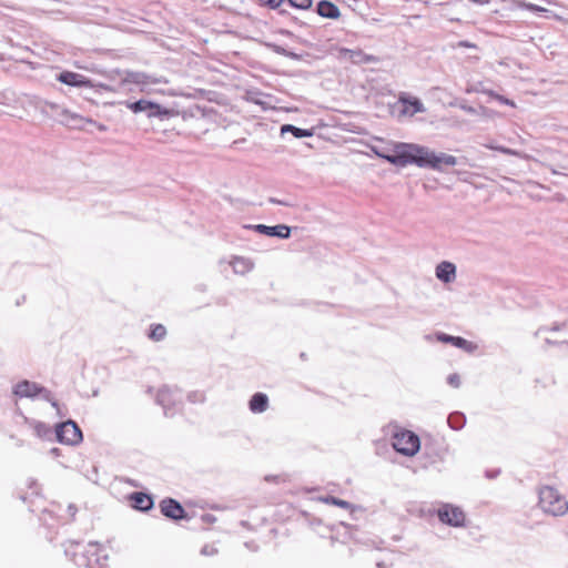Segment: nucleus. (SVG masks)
<instances>
[{
    "instance_id": "18",
    "label": "nucleus",
    "mask_w": 568,
    "mask_h": 568,
    "mask_svg": "<svg viewBox=\"0 0 568 568\" xmlns=\"http://www.w3.org/2000/svg\"><path fill=\"white\" fill-rule=\"evenodd\" d=\"M41 390L42 389L37 384L28 381L18 383L13 388L14 395L19 397H33L41 393Z\"/></svg>"
},
{
    "instance_id": "32",
    "label": "nucleus",
    "mask_w": 568,
    "mask_h": 568,
    "mask_svg": "<svg viewBox=\"0 0 568 568\" xmlns=\"http://www.w3.org/2000/svg\"><path fill=\"white\" fill-rule=\"evenodd\" d=\"M450 386L458 388L460 386V377L458 374H450L447 378Z\"/></svg>"
},
{
    "instance_id": "14",
    "label": "nucleus",
    "mask_w": 568,
    "mask_h": 568,
    "mask_svg": "<svg viewBox=\"0 0 568 568\" xmlns=\"http://www.w3.org/2000/svg\"><path fill=\"white\" fill-rule=\"evenodd\" d=\"M436 277L444 283H452L456 278L455 264L444 261L436 266Z\"/></svg>"
},
{
    "instance_id": "41",
    "label": "nucleus",
    "mask_w": 568,
    "mask_h": 568,
    "mask_svg": "<svg viewBox=\"0 0 568 568\" xmlns=\"http://www.w3.org/2000/svg\"><path fill=\"white\" fill-rule=\"evenodd\" d=\"M99 130L104 131L105 126L101 124V125H99Z\"/></svg>"
},
{
    "instance_id": "38",
    "label": "nucleus",
    "mask_w": 568,
    "mask_h": 568,
    "mask_svg": "<svg viewBox=\"0 0 568 568\" xmlns=\"http://www.w3.org/2000/svg\"><path fill=\"white\" fill-rule=\"evenodd\" d=\"M470 1L475 2V3H479V4L488 3V0H470Z\"/></svg>"
},
{
    "instance_id": "20",
    "label": "nucleus",
    "mask_w": 568,
    "mask_h": 568,
    "mask_svg": "<svg viewBox=\"0 0 568 568\" xmlns=\"http://www.w3.org/2000/svg\"><path fill=\"white\" fill-rule=\"evenodd\" d=\"M133 507L139 510H149L153 506V500L150 496L143 493H134L131 496Z\"/></svg>"
},
{
    "instance_id": "27",
    "label": "nucleus",
    "mask_w": 568,
    "mask_h": 568,
    "mask_svg": "<svg viewBox=\"0 0 568 568\" xmlns=\"http://www.w3.org/2000/svg\"><path fill=\"white\" fill-rule=\"evenodd\" d=\"M260 2L271 9H277L282 6H286V0H260Z\"/></svg>"
},
{
    "instance_id": "40",
    "label": "nucleus",
    "mask_w": 568,
    "mask_h": 568,
    "mask_svg": "<svg viewBox=\"0 0 568 568\" xmlns=\"http://www.w3.org/2000/svg\"><path fill=\"white\" fill-rule=\"evenodd\" d=\"M465 110H466L467 112H470V113H473V112H474V109H473L471 106L466 108Z\"/></svg>"
},
{
    "instance_id": "24",
    "label": "nucleus",
    "mask_w": 568,
    "mask_h": 568,
    "mask_svg": "<svg viewBox=\"0 0 568 568\" xmlns=\"http://www.w3.org/2000/svg\"><path fill=\"white\" fill-rule=\"evenodd\" d=\"M322 503L327 504V505L338 506V507L344 508L349 511H352L354 509V506L352 504H349L348 501L336 498V497H332V496L322 497Z\"/></svg>"
},
{
    "instance_id": "7",
    "label": "nucleus",
    "mask_w": 568,
    "mask_h": 568,
    "mask_svg": "<svg viewBox=\"0 0 568 568\" xmlns=\"http://www.w3.org/2000/svg\"><path fill=\"white\" fill-rule=\"evenodd\" d=\"M125 105L133 113H142L144 112L148 118H166L171 114V111L155 102L141 99L135 102H125Z\"/></svg>"
},
{
    "instance_id": "35",
    "label": "nucleus",
    "mask_w": 568,
    "mask_h": 568,
    "mask_svg": "<svg viewBox=\"0 0 568 568\" xmlns=\"http://www.w3.org/2000/svg\"><path fill=\"white\" fill-rule=\"evenodd\" d=\"M201 552L203 555H214L217 552L216 548H214L213 546H204L201 550Z\"/></svg>"
},
{
    "instance_id": "6",
    "label": "nucleus",
    "mask_w": 568,
    "mask_h": 568,
    "mask_svg": "<svg viewBox=\"0 0 568 568\" xmlns=\"http://www.w3.org/2000/svg\"><path fill=\"white\" fill-rule=\"evenodd\" d=\"M394 449L405 456H414L418 453L420 442L417 435L410 430H399L393 435Z\"/></svg>"
},
{
    "instance_id": "5",
    "label": "nucleus",
    "mask_w": 568,
    "mask_h": 568,
    "mask_svg": "<svg viewBox=\"0 0 568 568\" xmlns=\"http://www.w3.org/2000/svg\"><path fill=\"white\" fill-rule=\"evenodd\" d=\"M410 143L397 142L393 144L392 153L386 149L372 146L371 150L378 158L386 160L393 165L405 168L408 165V153Z\"/></svg>"
},
{
    "instance_id": "26",
    "label": "nucleus",
    "mask_w": 568,
    "mask_h": 568,
    "mask_svg": "<svg viewBox=\"0 0 568 568\" xmlns=\"http://www.w3.org/2000/svg\"><path fill=\"white\" fill-rule=\"evenodd\" d=\"M286 6L297 9H308L312 6V0H286Z\"/></svg>"
},
{
    "instance_id": "39",
    "label": "nucleus",
    "mask_w": 568,
    "mask_h": 568,
    "mask_svg": "<svg viewBox=\"0 0 568 568\" xmlns=\"http://www.w3.org/2000/svg\"><path fill=\"white\" fill-rule=\"evenodd\" d=\"M203 519H204L205 521H212V520H213V517H212L211 515H205V516H203Z\"/></svg>"
},
{
    "instance_id": "3",
    "label": "nucleus",
    "mask_w": 568,
    "mask_h": 568,
    "mask_svg": "<svg viewBox=\"0 0 568 568\" xmlns=\"http://www.w3.org/2000/svg\"><path fill=\"white\" fill-rule=\"evenodd\" d=\"M540 508L552 516H564L568 511V501L556 488L545 486L539 490Z\"/></svg>"
},
{
    "instance_id": "22",
    "label": "nucleus",
    "mask_w": 568,
    "mask_h": 568,
    "mask_svg": "<svg viewBox=\"0 0 568 568\" xmlns=\"http://www.w3.org/2000/svg\"><path fill=\"white\" fill-rule=\"evenodd\" d=\"M342 13L336 4L331 1L322 0V18L337 20Z\"/></svg>"
},
{
    "instance_id": "12",
    "label": "nucleus",
    "mask_w": 568,
    "mask_h": 568,
    "mask_svg": "<svg viewBox=\"0 0 568 568\" xmlns=\"http://www.w3.org/2000/svg\"><path fill=\"white\" fill-rule=\"evenodd\" d=\"M162 514L171 519H181L184 517L183 507L174 499L168 498L161 501L160 504Z\"/></svg>"
},
{
    "instance_id": "43",
    "label": "nucleus",
    "mask_w": 568,
    "mask_h": 568,
    "mask_svg": "<svg viewBox=\"0 0 568 568\" xmlns=\"http://www.w3.org/2000/svg\"><path fill=\"white\" fill-rule=\"evenodd\" d=\"M326 27L327 26H322V34L324 33V31H326Z\"/></svg>"
},
{
    "instance_id": "4",
    "label": "nucleus",
    "mask_w": 568,
    "mask_h": 568,
    "mask_svg": "<svg viewBox=\"0 0 568 568\" xmlns=\"http://www.w3.org/2000/svg\"><path fill=\"white\" fill-rule=\"evenodd\" d=\"M120 75V85L125 87L129 84H134L139 88L140 92H148L149 87L152 84L159 83H168V80L164 78H156L151 74L141 71H118Z\"/></svg>"
},
{
    "instance_id": "11",
    "label": "nucleus",
    "mask_w": 568,
    "mask_h": 568,
    "mask_svg": "<svg viewBox=\"0 0 568 568\" xmlns=\"http://www.w3.org/2000/svg\"><path fill=\"white\" fill-rule=\"evenodd\" d=\"M338 57L342 60H347V61H351L356 64H363V63H369V62L376 61V58L374 55L366 54L361 49L351 50V49L341 48L338 50Z\"/></svg>"
},
{
    "instance_id": "42",
    "label": "nucleus",
    "mask_w": 568,
    "mask_h": 568,
    "mask_svg": "<svg viewBox=\"0 0 568 568\" xmlns=\"http://www.w3.org/2000/svg\"><path fill=\"white\" fill-rule=\"evenodd\" d=\"M320 7H321V3H317L316 4V11L320 13Z\"/></svg>"
},
{
    "instance_id": "17",
    "label": "nucleus",
    "mask_w": 568,
    "mask_h": 568,
    "mask_svg": "<svg viewBox=\"0 0 568 568\" xmlns=\"http://www.w3.org/2000/svg\"><path fill=\"white\" fill-rule=\"evenodd\" d=\"M399 101L403 104V114L413 116L416 113L426 111L424 104L417 98H400Z\"/></svg>"
},
{
    "instance_id": "13",
    "label": "nucleus",
    "mask_w": 568,
    "mask_h": 568,
    "mask_svg": "<svg viewBox=\"0 0 568 568\" xmlns=\"http://www.w3.org/2000/svg\"><path fill=\"white\" fill-rule=\"evenodd\" d=\"M180 398L181 395L179 390L170 386H163L162 388L159 389L156 395V402L165 409L170 405H174L178 400H180Z\"/></svg>"
},
{
    "instance_id": "2",
    "label": "nucleus",
    "mask_w": 568,
    "mask_h": 568,
    "mask_svg": "<svg viewBox=\"0 0 568 568\" xmlns=\"http://www.w3.org/2000/svg\"><path fill=\"white\" fill-rule=\"evenodd\" d=\"M79 548V544L69 542V546L65 548L67 555H72V560L79 567L84 568H104L105 562L108 560V555L102 554L104 550L102 546L98 542H90L82 551H72L71 548Z\"/></svg>"
},
{
    "instance_id": "19",
    "label": "nucleus",
    "mask_w": 568,
    "mask_h": 568,
    "mask_svg": "<svg viewBox=\"0 0 568 568\" xmlns=\"http://www.w3.org/2000/svg\"><path fill=\"white\" fill-rule=\"evenodd\" d=\"M248 406L254 414L264 413L268 408V397L264 393H256L250 399Z\"/></svg>"
},
{
    "instance_id": "23",
    "label": "nucleus",
    "mask_w": 568,
    "mask_h": 568,
    "mask_svg": "<svg viewBox=\"0 0 568 568\" xmlns=\"http://www.w3.org/2000/svg\"><path fill=\"white\" fill-rule=\"evenodd\" d=\"M287 132H291L295 138H298V139L312 135L311 131L296 128L292 124H285L281 128L282 134L287 133Z\"/></svg>"
},
{
    "instance_id": "36",
    "label": "nucleus",
    "mask_w": 568,
    "mask_h": 568,
    "mask_svg": "<svg viewBox=\"0 0 568 568\" xmlns=\"http://www.w3.org/2000/svg\"><path fill=\"white\" fill-rule=\"evenodd\" d=\"M97 87L99 89L108 91V92H116L118 91V89L115 87L109 85V84H104V83H99Z\"/></svg>"
},
{
    "instance_id": "1",
    "label": "nucleus",
    "mask_w": 568,
    "mask_h": 568,
    "mask_svg": "<svg viewBox=\"0 0 568 568\" xmlns=\"http://www.w3.org/2000/svg\"><path fill=\"white\" fill-rule=\"evenodd\" d=\"M415 164L418 168L443 171L447 166H455L457 158L444 152H435L427 146L410 143L408 153V165Z\"/></svg>"
},
{
    "instance_id": "31",
    "label": "nucleus",
    "mask_w": 568,
    "mask_h": 568,
    "mask_svg": "<svg viewBox=\"0 0 568 568\" xmlns=\"http://www.w3.org/2000/svg\"><path fill=\"white\" fill-rule=\"evenodd\" d=\"M489 95L493 97L494 99H496L497 101H499L500 103H504V104H507V105H510V106H515V102L503 97V95H499L497 93H494V92H489Z\"/></svg>"
},
{
    "instance_id": "28",
    "label": "nucleus",
    "mask_w": 568,
    "mask_h": 568,
    "mask_svg": "<svg viewBox=\"0 0 568 568\" xmlns=\"http://www.w3.org/2000/svg\"><path fill=\"white\" fill-rule=\"evenodd\" d=\"M565 326H566V323H561V324L556 323V324H554V325H552V326H550V327H540V328H538V331L536 332V335H537V336H540V335H542L544 333H546V332H550V331H551V332H556V331H559V329L564 328Z\"/></svg>"
},
{
    "instance_id": "34",
    "label": "nucleus",
    "mask_w": 568,
    "mask_h": 568,
    "mask_svg": "<svg viewBox=\"0 0 568 568\" xmlns=\"http://www.w3.org/2000/svg\"><path fill=\"white\" fill-rule=\"evenodd\" d=\"M34 428L39 436H42L48 430L47 426L42 423H38Z\"/></svg>"
},
{
    "instance_id": "9",
    "label": "nucleus",
    "mask_w": 568,
    "mask_h": 568,
    "mask_svg": "<svg viewBox=\"0 0 568 568\" xmlns=\"http://www.w3.org/2000/svg\"><path fill=\"white\" fill-rule=\"evenodd\" d=\"M440 521L458 527L464 524L465 515L458 507L445 506L438 510Z\"/></svg>"
},
{
    "instance_id": "37",
    "label": "nucleus",
    "mask_w": 568,
    "mask_h": 568,
    "mask_svg": "<svg viewBox=\"0 0 568 568\" xmlns=\"http://www.w3.org/2000/svg\"><path fill=\"white\" fill-rule=\"evenodd\" d=\"M268 47H271V48H272L275 52H277V53H282V54H283V53L285 52V50H284V49H282V48H280V47H277V45H271V44H268Z\"/></svg>"
},
{
    "instance_id": "29",
    "label": "nucleus",
    "mask_w": 568,
    "mask_h": 568,
    "mask_svg": "<svg viewBox=\"0 0 568 568\" xmlns=\"http://www.w3.org/2000/svg\"><path fill=\"white\" fill-rule=\"evenodd\" d=\"M463 416H460L459 414H456V415H450L448 417V424L449 426L453 428V429H459L462 428L463 426V423L459 422V419H462Z\"/></svg>"
},
{
    "instance_id": "15",
    "label": "nucleus",
    "mask_w": 568,
    "mask_h": 568,
    "mask_svg": "<svg viewBox=\"0 0 568 568\" xmlns=\"http://www.w3.org/2000/svg\"><path fill=\"white\" fill-rule=\"evenodd\" d=\"M254 229L261 233L268 236H276L280 239H287L290 236L291 230L288 226L280 224L275 226H267L264 224H257Z\"/></svg>"
},
{
    "instance_id": "25",
    "label": "nucleus",
    "mask_w": 568,
    "mask_h": 568,
    "mask_svg": "<svg viewBox=\"0 0 568 568\" xmlns=\"http://www.w3.org/2000/svg\"><path fill=\"white\" fill-rule=\"evenodd\" d=\"M165 334H166L165 327L161 324H158L151 329V333L149 336H150V338H152L154 341H161L164 338Z\"/></svg>"
},
{
    "instance_id": "16",
    "label": "nucleus",
    "mask_w": 568,
    "mask_h": 568,
    "mask_svg": "<svg viewBox=\"0 0 568 568\" xmlns=\"http://www.w3.org/2000/svg\"><path fill=\"white\" fill-rule=\"evenodd\" d=\"M437 341L443 342V343H450L454 346L465 349L468 353H471L476 348V346L471 342H469L463 337L452 336V335H448L445 333H438Z\"/></svg>"
},
{
    "instance_id": "30",
    "label": "nucleus",
    "mask_w": 568,
    "mask_h": 568,
    "mask_svg": "<svg viewBox=\"0 0 568 568\" xmlns=\"http://www.w3.org/2000/svg\"><path fill=\"white\" fill-rule=\"evenodd\" d=\"M519 7L527 9L529 11H535V12H545L546 11L545 8L534 4V3H528V2H520Z\"/></svg>"
},
{
    "instance_id": "8",
    "label": "nucleus",
    "mask_w": 568,
    "mask_h": 568,
    "mask_svg": "<svg viewBox=\"0 0 568 568\" xmlns=\"http://www.w3.org/2000/svg\"><path fill=\"white\" fill-rule=\"evenodd\" d=\"M55 433L58 440L62 444L78 445L82 442V432L72 420H67L59 424L57 426Z\"/></svg>"
},
{
    "instance_id": "10",
    "label": "nucleus",
    "mask_w": 568,
    "mask_h": 568,
    "mask_svg": "<svg viewBox=\"0 0 568 568\" xmlns=\"http://www.w3.org/2000/svg\"><path fill=\"white\" fill-rule=\"evenodd\" d=\"M58 80L67 85L77 88H94V84L87 77L80 73L63 71L58 75Z\"/></svg>"
},
{
    "instance_id": "33",
    "label": "nucleus",
    "mask_w": 568,
    "mask_h": 568,
    "mask_svg": "<svg viewBox=\"0 0 568 568\" xmlns=\"http://www.w3.org/2000/svg\"><path fill=\"white\" fill-rule=\"evenodd\" d=\"M489 149H493V150H496V151H499L504 154H509V155H518V152L515 151V150H511V149H508V148H505V146H494V145H489L488 146Z\"/></svg>"
},
{
    "instance_id": "21",
    "label": "nucleus",
    "mask_w": 568,
    "mask_h": 568,
    "mask_svg": "<svg viewBox=\"0 0 568 568\" xmlns=\"http://www.w3.org/2000/svg\"><path fill=\"white\" fill-rule=\"evenodd\" d=\"M234 273L244 275L253 268V263L245 257H234L231 261Z\"/></svg>"
}]
</instances>
